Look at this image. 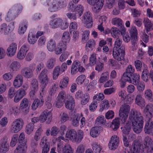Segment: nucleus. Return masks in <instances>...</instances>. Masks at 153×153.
I'll use <instances>...</instances> for the list:
<instances>
[{"mask_svg":"<svg viewBox=\"0 0 153 153\" xmlns=\"http://www.w3.org/2000/svg\"><path fill=\"white\" fill-rule=\"evenodd\" d=\"M135 102L137 105L141 108L143 107L145 105L144 99L140 94H138L136 96Z\"/></svg>","mask_w":153,"mask_h":153,"instance_id":"bb28decb","label":"nucleus"},{"mask_svg":"<svg viewBox=\"0 0 153 153\" xmlns=\"http://www.w3.org/2000/svg\"><path fill=\"white\" fill-rule=\"evenodd\" d=\"M143 146L144 149H149L153 146V143L151 138L149 137H146L144 140Z\"/></svg>","mask_w":153,"mask_h":153,"instance_id":"f704fd0d","label":"nucleus"},{"mask_svg":"<svg viewBox=\"0 0 153 153\" xmlns=\"http://www.w3.org/2000/svg\"><path fill=\"white\" fill-rule=\"evenodd\" d=\"M65 137L72 141L76 142L77 133L74 129H71L67 131Z\"/></svg>","mask_w":153,"mask_h":153,"instance_id":"4be33fe9","label":"nucleus"},{"mask_svg":"<svg viewBox=\"0 0 153 153\" xmlns=\"http://www.w3.org/2000/svg\"><path fill=\"white\" fill-rule=\"evenodd\" d=\"M47 137L46 136H43L41 139L40 143V146L43 148L42 153H47L50 149V144L47 142Z\"/></svg>","mask_w":153,"mask_h":153,"instance_id":"2eb2a0df","label":"nucleus"},{"mask_svg":"<svg viewBox=\"0 0 153 153\" xmlns=\"http://www.w3.org/2000/svg\"><path fill=\"white\" fill-rule=\"evenodd\" d=\"M8 138L4 136L1 140L0 144V152L5 153L8 151L9 149V143L7 142Z\"/></svg>","mask_w":153,"mask_h":153,"instance_id":"f8f14e48","label":"nucleus"},{"mask_svg":"<svg viewBox=\"0 0 153 153\" xmlns=\"http://www.w3.org/2000/svg\"><path fill=\"white\" fill-rule=\"evenodd\" d=\"M110 65L113 68L115 69H119L122 64V62H118L113 59H110L109 60Z\"/></svg>","mask_w":153,"mask_h":153,"instance_id":"e433bc0d","label":"nucleus"},{"mask_svg":"<svg viewBox=\"0 0 153 153\" xmlns=\"http://www.w3.org/2000/svg\"><path fill=\"white\" fill-rule=\"evenodd\" d=\"M86 78L85 75L82 74L78 76L76 79V82L79 85H82Z\"/></svg>","mask_w":153,"mask_h":153,"instance_id":"680f3d73","label":"nucleus"},{"mask_svg":"<svg viewBox=\"0 0 153 153\" xmlns=\"http://www.w3.org/2000/svg\"><path fill=\"white\" fill-rule=\"evenodd\" d=\"M21 65L20 63L17 61H14L12 62L10 65V68L13 72L19 71Z\"/></svg>","mask_w":153,"mask_h":153,"instance_id":"473e14b6","label":"nucleus"},{"mask_svg":"<svg viewBox=\"0 0 153 153\" xmlns=\"http://www.w3.org/2000/svg\"><path fill=\"white\" fill-rule=\"evenodd\" d=\"M82 116V114H74L71 121L72 125L73 126L76 127L79 126L80 119Z\"/></svg>","mask_w":153,"mask_h":153,"instance_id":"7c9ffc66","label":"nucleus"},{"mask_svg":"<svg viewBox=\"0 0 153 153\" xmlns=\"http://www.w3.org/2000/svg\"><path fill=\"white\" fill-rule=\"evenodd\" d=\"M109 77V73L107 71L103 72L101 75L99 79L100 83H103L108 80Z\"/></svg>","mask_w":153,"mask_h":153,"instance_id":"a19ab883","label":"nucleus"},{"mask_svg":"<svg viewBox=\"0 0 153 153\" xmlns=\"http://www.w3.org/2000/svg\"><path fill=\"white\" fill-rule=\"evenodd\" d=\"M99 127H95L92 128L90 130V134L93 137H96L98 134Z\"/></svg>","mask_w":153,"mask_h":153,"instance_id":"4d7b16f0","label":"nucleus"},{"mask_svg":"<svg viewBox=\"0 0 153 153\" xmlns=\"http://www.w3.org/2000/svg\"><path fill=\"white\" fill-rule=\"evenodd\" d=\"M77 137H76V142H80L84 136V133L83 131L81 130H79L77 131Z\"/></svg>","mask_w":153,"mask_h":153,"instance_id":"13d9d810","label":"nucleus"},{"mask_svg":"<svg viewBox=\"0 0 153 153\" xmlns=\"http://www.w3.org/2000/svg\"><path fill=\"white\" fill-rule=\"evenodd\" d=\"M104 98V95L102 93L96 94L94 95L93 97V101L98 103L100 101L103 100Z\"/></svg>","mask_w":153,"mask_h":153,"instance_id":"a18cd8bd","label":"nucleus"},{"mask_svg":"<svg viewBox=\"0 0 153 153\" xmlns=\"http://www.w3.org/2000/svg\"><path fill=\"white\" fill-rule=\"evenodd\" d=\"M67 43L62 42L59 43L56 46L55 51V53L56 54H61L62 51H65L67 48Z\"/></svg>","mask_w":153,"mask_h":153,"instance_id":"412c9836","label":"nucleus"},{"mask_svg":"<svg viewBox=\"0 0 153 153\" xmlns=\"http://www.w3.org/2000/svg\"><path fill=\"white\" fill-rule=\"evenodd\" d=\"M22 75L27 79L31 78L33 76V72L28 67L23 68L21 71Z\"/></svg>","mask_w":153,"mask_h":153,"instance_id":"b1692460","label":"nucleus"},{"mask_svg":"<svg viewBox=\"0 0 153 153\" xmlns=\"http://www.w3.org/2000/svg\"><path fill=\"white\" fill-rule=\"evenodd\" d=\"M119 118H117L113 120L111 125V127L114 131L116 130L119 127L120 122L121 123L123 124L126 122L128 115L119 113Z\"/></svg>","mask_w":153,"mask_h":153,"instance_id":"39448f33","label":"nucleus"},{"mask_svg":"<svg viewBox=\"0 0 153 153\" xmlns=\"http://www.w3.org/2000/svg\"><path fill=\"white\" fill-rule=\"evenodd\" d=\"M44 102V100L43 99H41V100L38 99H35L32 104L31 109L33 110L36 109L38 107L42 106Z\"/></svg>","mask_w":153,"mask_h":153,"instance_id":"cd10ccee","label":"nucleus"},{"mask_svg":"<svg viewBox=\"0 0 153 153\" xmlns=\"http://www.w3.org/2000/svg\"><path fill=\"white\" fill-rule=\"evenodd\" d=\"M68 100H67L65 103L66 108L70 110L72 109L75 106V101L73 97L70 95L67 97Z\"/></svg>","mask_w":153,"mask_h":153,"instance_id":"393cba45","label":"nucleus"},{"mask_svg":"<svg viewBox=\"0 0 153 153\" xmlns=\"http://www.w3.org/2000/svg\"><path fill=\"white\" fill-rule=\"evenodd\" d=\"M24 124V121L22 119L18 118L15 120L12 123L11 126V132L13 133L18 132L22 128Z\"/></svg>","mask_w":153,"mask_h":153,"instance_id":"423d86ee","label":"nucleus"},{"mask_svg":"<svg viewBox=\"0 0 153 153\" xmlns=\"http://www.w3.org/2000/svg\"><path fill=\"white\" fill-rule=\"evenodd\" d=\"M22 9V7L20 4H15L8 11L5 17L6 21L9 22L15 19Z\"/></svg>","mask_w":153,"mask_h":153,"instance_id":"7ed1b4c3","label":"nucleus"},{"mask_svg":"<svg viewBox=\"0 0 153 153\" xmlns=\"http://www.w3.org/2000/svg\"><path fill=\"white\" fill-rule=\"evenodd\" d=\"M29 104L28 100L25 98L22 100L20 105V107L22 109L27 108H28Z\"/></svg>","mask_w":153,"mask_h":153,"instance_id":"5fc2aeb1","label":"nucleus"},{"mask_svg":"<svg viewBox=\"0 0 153 153\" xmlns=\"http://www.w3.org/2000/svg\"><path fill=\"white\" fill-rule=\"evenodd\" d=\"M55 41L52 39H50L47 42V48L48 51L53 52L55 51L56 48Z\"/></svg>","mask_w":153,"mask_h":153,"instance_id":"2f4dec72","label":"nucleus"},{"mask_svg":"<svg viewBox=\"0 0 153 153\" xmlns=\"http://www.w3.org/2000/svg\"><path fill=\"white\" fill-rule=\"evenodd\" d=\"M90 98V96L89 94L87 93L84 94L81 98V104L83 105L86 104L89 102Z\"/></svg>","mask_w":153,"mask_h":153,"instance_id":"864d4df0","label":"nucleus"},{"mask_svg":"<svg viewBox=\"0 0 153 153\" xmlns=\"http://www.w3.org/2000/svg\"><path fill=\"white\" fill-rule=\"evenodd\" d=\"M17 48V44L16 43L13 42L10 44L7 50V55L9 57L14 56L16 53Z\"/></svg>","mask_w":153,"mask_h":153,"instance_id":"dca6fc26","label":"nucleus"},{"mask_svg":"<svg viewBox=\"0 0 153 153\" xmlns=\"http://www.w3.org/2000/svg\"><path fill=\"white\" fill-rule=\"evenodd\" d=\"M130 108L128 105L124 104L122 105L119 111V113L128 115L130 111Z\"/></svg>","mask_w":153,"mask_h":153,"instance_id":"c9c22d12","label":"nucleus"},{"mask_svg":"<svg viewBox=\"0 0 153 153\" xmlns=\"http://www.w3.org/2000/svg\"><path fill=\"white\" fill-rule=\"evenodd\" d=\"M66 15L68 18L71 21H75L76 20L77 17H79L76 13H71L69 12L66 13Z\"/></svg>","mask_w":153,"mask_h":153,"instance_id":"3c124183","label":"nucleus"},{"mask_svg":"<svg viewBox=\"0 0 153 153\" xmlns=\"http://www.w3.org/2000/svg\"><path fill=\"white\" fill-rule=\"evenodd\" d=\"M15 22H12L8 25L5 23L1 24L0 26V33H3L6 35L13 30L15 27Z\"/></svg>","mask_w":153,"mask_h":153,"instance_id":"6e6552de","label":"nucleus"},{"mask_svg":"<svg viewBox=\"0 0 153 153\" xmlns=\"http://www.w3.org/2000/svg\"><path fill=\"white\" fill-rule=\"evenodd\" d=\"M13 74L11 72H7L4 74L2 76L3 79L6 81L10 80L13 77Z\"/></svg>","mask_w":153,"mask_h":153,"instance_id":"bf43d9fd","label":"nucleus"},{"mask_svg":"<svg viewBox=\"0 0 153 153\" xmlns=\"http://www.w3.org/2000/svg\"><path fill=\"white\" fill-rule=\"evenodd\" d=\"M62 153H73L70 145L66 144L63 149Z\"/></svg>","mask_w":153,"mask_h":153,"instance_id":"774afa93","label":"nucleus"},{"mask_svg":"<svg viewBox=\"0 0 153 153\" xmlns=\"http://www.w3.org/2000/svg\"><path fill=\"white\" fill-rule=\"evenodd\" d=\"M128 121L126 126L121 127L123 137L126 136L130 131L131 123L133 129L136 134L140 133L143 125V118L140 112H137L135 109H131L128 117Z\"/></svg>","mask_w":153,"mask_h":153,"instance_id":"f257e3e1","label":"nucleus"},{"mask_svg":"<svg viewBox=\"0 0 153 153\" xmlns=\"http://www.w3.org/2000/svg\"><path fill=\"white\" fill-rule=\"evenodd\" d=\"M70 55L68 51H65L63 53L59 58V61L61 62H63L66 60Z\"/></svg>","mask_w":153,"mask_h":153,"instance_id":"69168bd1","label":"nucleus"},{"mask_svg":"<svg viewBox=\"0 0 153 153\" xmlns=\"http://www.w3.org/2000/svg\"><path fill=\"white\" fill-rule=\"evenodd\" d=\"M27 148L26 143H23L16 147L14 151V153H25Z\"/></svg>","mask_w":153,"mask_h":153,"instance_id":"72a5a7b5","label":"nucleus"},{"mask_svg":"<svg viewBox=\"0 0 153 153\" xmlns=\"http://www.w3.org/2000/svg\"><path fill=\"white\" fill-rule=\"evenodd\" d=\"M82 21L88 28H90L92 26V14L90 12H87L85 13L83 16Z\"/></svg>","mask_w":153,"mask_h":153,"instance_id":"9b49d317","label":"nucleus"},{"mask_svg":"<svg viewBox=\"0 0 153 153\" xmlns=\"http://www.w3.org/2000/svg\"><path fill=\"white\" fill-rule=\"evenodd\" d=\"M131 38V41L135 45L137 41V30L135 26H131L129 31Z\"/></svg>","mask_w":153,"mask_h":153,"instance_id":"6ab92c4d","label":"nucleus"},{"mask_svg":"<svg viewBox=\"0 0 153 153\" xmlns=\"http://www.w3.org/2000/svg\"><path fill=\"white\" fill-rule=\"evenodd\" d=\"M140 77V76L138 74H134L132 77L131 81L130 82V83L135 85H137L139 82Z\"/></svg>","mask_w":153,"mask_h":153,"instance_id":"8fccbe9b","label":"nucleus"},{"mask_svg":"<svg viewBox=\"0 0 153 153\" xmlns=\"http://www.w3.org/2000/svg\"><path fill=\"white\" fill-rule=\"evenodd\" d=\"M125 55V47L124 46H122L117 49L113 48V56L114 58L118 61H124L123 64H126L128 62L127 59H124Z\"/></svg>","mask_w":153,"mask_h":153,"instance_id":"20e7f679","label":"nucleus"},{"mask_svg":"<svg viewBox=\"0 0 153 153\" xmlns=\"http://www.w3.org/2000/svg\"><path fill=\"white\" fill-rule=\"evenodd\" d=\"M66 2L63 1L53 0L52 2V4L48 8V10L50 12H54L58 10L60 8L65 7Z\"/></svg>","mask_w":153,"mask_h":153,"instance_id":"0eeeda50","label":"nucleus"},{"mask_svg":"<svg viewBox=\"0 0 153 153\" xmlns=\"http://www.w3.org/2000/svg\"><path fill=\"white\" fill-rule=\"evenodd\" d=\"M56 61V59L55 58H50L48 60L46 66L49 69L52 68Z\"/></svg>","mask_w":153,"mask_h":153,"instance_id":"603ef678","label":"nucleus"},{"mask_svg":"<svg viewBox=\"0 0 153 153\" xmlns=\"http://www.w3.org/2000/svg\"><path fill=\"white\" fill-rule=\"evenodd\" d=\"M104 0H94L89 3L93 5V10L95 13H98L101 10L103 5Z\"/></svg>","mask_w":153,"mask_h":153,"instance_id":"9d476101","label":"nucleus"},{"mask_svg":"<svg viewBox=\"0 0 153 153\" xmlns=\"http://www.w3.org/2000/svg\"><path fill=\"white\" fill-rule=\"evenodd\" d=\"M10 112L15 116H17L20 113V110L19 108L17 106L11 107L9 109Z\"/></svg>","mask_w":153,"mask_h":153,"instance_id":"de8ad7c7","label":"nucleus"},{"mask_svg":"<svg viewBox=\"0 0 153 153\" xmlns=\"http://www.w3.org/2000/svg\"><path fill=\"white\" fill-rule=\"evenodd\" d=\"M70 39V35L68 32L65 31L63 33L62 37V42L67 43L69 42Z\"/></svg>","mask_w":153,"mask_h":153,"instance_id":"37998d69","label":"nucleus"},{"mask_svg":"<svg viewBox=\"0 0 153 153\" xmlns=\"http://www.w3.org/2000/svg\"><path fill=\"white\" fill-rule=\"evenodd\" d=\"M143 113L147 119L146 123L144 127V131L146 134H151L153 135V121L151 119L153 116V105L149 103L147 105L143 110Z\"/></svg>","mask_w":153,"mask_h":153,"instance_id":"f03ea898","label":"nucleus"},{"mask_svg":"<svg viewBox=\"0 0 153 153\" xmlns=\"http://www.w3.org/2000/svg\"><path fill=\"white\" fill-rule=\"evenodd\" d=\"M131 75L132 74L126 72L123 74L122 77V79L123 81H128L130 83V82L131 81V79L130 78Z\"/></svg>","mask_w":153,"mask_h":153,"instance_id":"0e129e2a","label":"nucleus"},{"mask_svg":"<svg viewBox=\"0 0 153 153\" xmlns=\"http://www.w3.org/2000/svg\"><path fill=\"white\" fill-rule=\"evenodd\" d=\"M34 127L33 123H30L26 126L25 132L27 134H30L33 131Z\"/></svg>","mask_w":153,"mask_h":153,"instance_id":"09e8293b","label":"nucleus"},{"mask_svg":"<svg viewBox=\"0 0 153 153\" xmlns=\"http://www.w3.org/2000/svg\"><path fill=\"white\" fill-rule=\"evenodd\" d=\"M82 68L80 63L77 61L73 62L71 68V73L72 74H76L78 71H79L81 68Z\"/></svg>","mask_w":153,"mask_h":153,"instance_id":"aec40b11","label":"nucleus"},{"mask_svg":"<svg viewBox=\"0 0 153 153\" xmlns=\"http://www.w3.org/2000/svg\"><path fill=\"white\" fill-rule=\"evenodd\" d=\"M143 23L146 28V31L147 33L150 30H153V25L151 21L147 18L144 19Z\"/></svg>","mask_w":153,"mask_h":153,"instance_id":"a878e982","label":"nucleus"},{"mask_svg":"<svg viewBox=\"0 0 153 153\" xmlns=\"http://www.w3.org/2000/svg\"><path fill=\"white\" fill-rule=\"evenodd\" d=\"M144 96L145 98L150 102L153 101V95L150 89H148L145 91Z\"/></svg>","mask_w":153,"mask_h":153,"instance_id":"c03bdc74","label":"nucleus"},{"mask_svg":"<svg viewBox=\"0 0 153 153\" xmlns=\"http://www.w3.org/2000/svg\"><path fill=\"white\" fill-rule=\"evenodd\" d=\"M119 142V138L116 135L112 136L108 143L109 149L111 150H114L118 146Z\"/></svg>","mask_w":153,"mask_h":153,"instance_id":"ddd939ff","label":"nucleus"},{"mask_svg":"<svg viewBox=\"0 0 153 153\" xmlns=\"http://www.w3.org/2000/svg\"><path fill=\"white\" fill-rule=\"evenodd\" d=\"M144 148L143 146L138 141H134L131 149V153H142Z\"/></svg>","mask_w":153,"mask_h":153,"instance_id":"1a4fd4ad","label":"nucleus"},{"mask_svg":"<svg viewBox=\"0 0 153 153\" xmlns=\"http://www.w3.org/2000/svg\"><path fill=\"white\" fill-rule=\"evenodd\" d=\"M111 23L112 24L120 27L122 28V34L123 35V33L125 32V29L124 27L122 28L123 21L121 19L117 17L113 18L112 20Z\"/></svg>","mask_w":153,"mask_h":153,"instance_id":"c756f323","label":"nucleus"},{"mask_svg":"<svg viewBox=\"0 0 153 153\" xmlns=\"http://www.w3.org/2000/svg\"><path fill=\"white\" fill-rule=\"evenodd\" d=\"M44 115H45L47 119L46 123L49 124L52 120V115L51 111L48 110H45L43 112Z\"/></svg>","mask_w":153,"mask_h":153,"instance_id":"79ce46f5","label":"nucleus"},{"mask_svg":"<svg viewBox=\"0 0 153 153\" xmlns=\"http://www.w3.org/2000/svg\"><path fill=\"white\" fill-rule=\"evenodd\" d=\"M31 88L32 90L38 91V83L36 79H33L31 84Z\"/></svg>","mask_w":153,"mask_h":153,"instance_id":"e2e57ef3","label":"nucleus"},{"mask_svg":"<svg viewBox=\"0 0 153 153\" xmlns=\"http://www.w3.org/2000/svg\"><path fill=\"white\" fill-rule=\"evenodd\" d=\"M69 8L71 11L74 10L75 13H76L78 15L79 17H80L83 11V7L80 5H78L76 7H75L74 4L72 2H70L69 4Z\"/></svg>","mask_w":153,"mask_h":153,"instance_id":"4468645a","label":"nucleus"},{"mask_svg":"<svg viewBox=\"0 0 153 153\" xmlns=\"http://www.w3.org/2000/svg\"><path fill=\"white\" fill-rule=\"evenodd\" d=\"M62 19L60 18H56L50 22V25L53 28L59 27L62 23Z\"/></svg>","mask_w":153,"mask_h":153,"instance_id":"c85d7f7f","label":"nucleus"},{"mask_svg":"<svg viewBox=\"0 0 153 153\" xmlns=\"http://www.w3.org/2000/svg\"><path fill=\"white\" fill-rule=\"evenodd\" d=\"M62 73H61L60 67L59 66H56L53 70V75L54 79H56L59 75Z\"/></svg>","mask_w":153,"mask_h":153,"instance_id":"49530a36","label":"nucleus"},{"mask_svg":"<svg viewBox=\"0 0 153 153\" xmlns=\"http://www.w3.org/2000/svg\"><path fill=\"white\" fill-rule=\"evenodd\" d=\"M93 151L95 153H100L102 149L100 144L97 142H93L91 144Z\"/></svg>","mask_w":153,"mask_h":153,"instance_id":"58836bf2","label":"nucleus"},{"mask_svg":"<svg viewBox=\"0 0 153 153\" xmlns=\"http://www.w3.org/2000/svg\"><path fill=\"white\" fill-rule=\"evenodd\" d=\"M23 80V77L21 74H18L15 77L13 82V85L15 88H17L22 85Z\"/></svg>","mask_w":153,"mask_h":153,"instance_id":"5701e85b","label":"nucleus"},{"mask_svg":"<svg viewBox=\"0 0 153 153\" xmlns=\"http://www.w3.org/2000/svg\"><path fill=\"white\" fill-rule=\"evenodd\" d=\"M28 26L27 20H23L19 23L18 32L20 35H22L26 32Z\"/></svg>","mask_w":153,"mask_h":153,"instance_id":"f3484780","label":"nucleus"},{"mask_svg":"<svg viewBox=\"0 0 153 153\" xmlns=\"http://www.w3.org/2000/svg\"><path fill=\"white\" fill-rule=\"evenodd\" d=\"M116 38V39L114 42V48L115 49H117L122 46L121 45L122 43V41L119 37H117Z\"/></svg>","mask_w":153,"mask_h":153,"instance_id":"6e6d98bb","label":"nucleus"},{"mask_svg":"<svg viewBox=\"0 0 153 153\" xmlns=\"http://www.w3.org/2000/svg\"><path fill=\"white\" fill-rule=\"evenodd\" d=\"M37 39V37L36 36V35L32 32L29 33L28 36L27 40L29 44L32 45L34 44L36 42Z\"/></svg>","mask_w":153,"mask_h":153,"instance_id":"4c0bfd02","label":"nucleus"},{"mask_svg":"<svg viewBox=\"0 0 153 153\" xmlns=\"http://www.w3.org/2000/svg\"><path fill=\"white\" fill-rule=\"evenodd\" d=\"M95 44V42L94 40L91 39L89 40L86 45V48L87 49L92 50Z\"/></svg>","mask_w":153,"mask_h":153,"instance_id":"338daca9","label":"nucleus"},{"mask_svg":"<svg viewBox=\"0 0 153 153\" xmlns=\"http://www.w3.org/2000/svg\"><path fill=\"white\" fill-rule=\"evenodd\" d=\"M69 78L68 77H65L61 80L60 82L59 87L61 89H64L67 87L69 82Z\"/></svg>","mask_w":153,"mask_h":153,"instance_id":"ea45409f","label":"nucleus"},{"mask_svg":"<svg viewBox=\"0 0 153 153\" xmlns=\"http://www.w3.org/2000/svg\"><path fill=\"white\" fill-rule=\"evenodd\" d=\"M16 92L15 88L13 87L10 88L8 91V97L9 98H13L16 94Z\"/></svg>","mask_w":153,"mask_h":153,"instance_id":"052dcab7","label":"nucleus"},{"mask_svg":"<svg viewBox=\"0 0 153 153\" xmlns=\"http://www.w3.org/2000/svg\"><path fill=\"white\" fill-rule=\"evenodd\" d=\"M26 94V91L23 90L22 88H20L16 92V94L14 97V102H18Z\"/></svg>","mask_w":153,"mask_h":153,"instance_id":"a211bd4d","label":"nucleus"}]
</instances>
